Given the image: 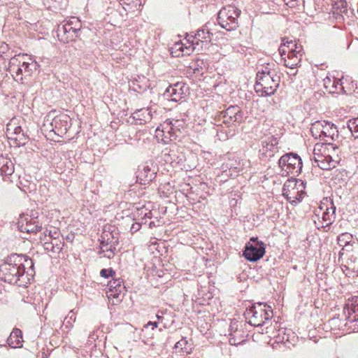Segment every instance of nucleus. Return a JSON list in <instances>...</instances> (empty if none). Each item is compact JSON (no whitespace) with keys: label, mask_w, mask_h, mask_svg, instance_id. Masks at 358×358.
I'll return each instance as SVG.
<instances>
[{"label":"nucleus","mask_w":358,"mask_h":358,"mask_svg":"<svg viewBox=\"0 0 358 358\" xmlns=\"http://www.w3.org/2000/svg\"><path fill=\"white\" fill-rule=\"evenodd\" d=\"M32 259L25 255L12 254L0 266V279L9 284L26 287L29 282V268L33 271Z\"/></svg>","instance_id":"1"},{"label":"nucleus","mask_w":358,"mask_h":358,"mask_svg":"<svg viewBox=\"0 0 358 358\" xmlns=\"http://www.w3.org/2000/svg\"><path fill=\"white\" fill-rule=\"evenodd\" d=\"M340 151L338 147L329 142L317 143L313 148V155L310 158L316 166L323 170L335 168L340 161Z\"/></svg>","instance_id":"2"},{"label":"nucleus","mask_w":358,"mask_h":358,"mask_svg":"<svg viewBox=\"0 0 358 358\" xmlns=\"http://www.w3.org/2000/svg\"><path fill=\"white\" fill-rule=\"evenodd\" d=\"M38 66L37 62L27 55H18L10 59L7 70L19 82L31 76Z\"/></svg>","instance_id":"3"},{"label":"nucleus","mask_w":358,"mask_h":358,"mask_svg":"<svg viewBox=\"0 0 358 358\" xmlns=\"http://www.w3.org/2000/svg\"><path fill=\"white\" fill-rule=\"evenodd\" d=\"M279 83L280 76L276 72L271 70L268 66H264L257 74L255 89L257 92H261L262 96H269L274 94Z\"/></svg>","instance_id":"4"},{"label":"nucleus","mask_w":358,"mask_h":358,"mask_svg":"<svg viewBox=\"0 0 358 358\" xmlns=\"http://www.w3.org/2000/svg\"><path fill=\"white\" fill-rule=\"evenodd\" d=\"M278 50L281 57L287 55V58L283 59L285 66L290 69L297 67L303 55L302 45L297 43L295 40H289V38L282 39V43L279 47Z\"/></svg>","instance_id":"5"},{"label":"nucleus","mask_w":358,"mask_h":358,"mask_svg":"<svg viewBox=\"0 0 358 358\" xmlns=\"http://www.w3.org/2000/svg\"><path fill=\"white\" fill-rule=\"evenodd\" d=\"M248 323L255 327L262 326L266 320L273 316L272 308L264 303H256L244 313Z\"/></svg>","instance_id":"6"},{"label":"nucleus","mask_w":358,"mask_h":358,"mask_svg":"<svg viewBox=\"0 0 358 358\" xmlns=\"http://www.w3.org/2000/svg\"><path fill=\"white\" fill-rule=\"evenodd\" d=\"M81 22L76 17H71L66 22L58 25L57 36L61 42L68 43L78 36L81 29Z\"/></svg>","instance_id":"7"},{"label":"nucleus","mask_w":358,"mask_h":358,"mask_svg":"<svg viewBox=\"0 0 358 358\" xmlns=\"http://www.w3.org/2000/svg\"><path fill=\"white\" fill-rule=\"evenodd\" d=\"M241 10L232 5L222 8L218 13L219 24L227 31L234 30L238 27V18Z\"/></svg>","instance_id":"8"},{"label":"nucleus","mask_w":358,"mask_h":358,"mask_svg":"<svg viewBox=\"0 0 358 358\" xmlns=\"http://www.w3.org/2000/svg\"><path fill=\"white\" fill-rule=\"evenodd\" d=\"M279 167L287 174L298 175L302 169V162L296 154H286L278 160Z\"/></svg>","instance_id":"9"},{"label":"nucleus","mask_w":358,"mask_h":358,"mask_svg":"<svg viewBox=\"0 0 358 358\" xmlns=\"http://www.w3.org/2000/svg\"><path fill=\"white\" fill-rule=\"evenodd\" d=\"M326 201L327 203H329V206L328 205H325L324 202H322L320 206V211H323L322 220L320 217H317L318 222L316 220L314 221L317 224V228H325L329 227L335 221L336 207L331 201L326 199ZM319 213L320 212L316 214L317 217H319Z\"/></svg>","instance_id":"10"},{"label":"nucleus","mask_w":358,"mask_h":358,"mask_svg":"<svg viewBox=\"0 0 358 358\" xmlns=\"http://www.w3.org/2000/svg\"><path fill=\"white\" fill-rule=\"evenodd\" d=\"M303 182L295 180H288L283 186L282 195L291 203L300 201L302 199L303 191L299 188L303 187Z\"/></svg>","instance_id":"11"},{"label":"nucleus","mask_w":358,"mask_h":358,"mask_svg":"<svg viewBox=\"0 0 358 358\" xmlns=\"http://www.w3.org/2000/svg\"><path fill=\"white\" fill-rule=\"evenodd\" d=\"M70 117L66 114H61L55 117L47 126L45 124V127L47 129H49L50 132H53L55 134L62 136L66 134L69 129L70 128Z\"/></svg>","instance_id":"12"},{"label":"nucleus","mask_w":358,"mask_h":358,"mask_svg":"<svg viewBox=\"0 0 358 358\" xmlns=\"http://www.w3.org/2000/svg\"><path fill=\"white\" fill-rule=\"evenodd\" d=\"M36 213L32 215H20L18 222L17 227L22 232L27 233H36L42 228L38 224V216L35 215Z\"/></svg>","instance_id":"13"},{"label":"nucleus","mask_w":358,"mask_h":358,"mask_svg":"<svg viewBox=\"0 0 358 358\" xmlns=\"http://www.w3.org/2000/svg\"><path fill=\"white\" fill-rule=\"evenodd\" d=\"M213 34L206 29H199L194 35H187L197 51L206 48L211 42Z\"/></svg>","instance_id":"14"},{"label":"nucleus","mask_w":358,"mask_h":358,"mask_svg":"<svg viewBox=\"0 0 358 358\" xmlns=\"http://www.w3.org/2000/svg\"><path fill=\"white\" fill-rule=\"evenodd\" d=\"M265 253V247L263 242H257L252 244L247 243L245 246L243 255L250 262H257L260 259Z\"/></svg>","instance_id":"15"},{"label":"nucleus","mask_w":358,"mask_h":358,"mask_svg":"<svg viewBox=\"0 0 358 358\" xmlns=\"http://www.w3.org/2000/svg\"><path fill=\"white\" fill-rule=\"evenodd\" d=\"M262 148L260 153L268 158H271L278 152V140L273 135L265 136L261 140Z\"/></svg>","instance_id":"16"},{"label":"nucleus","mask_w":358,"mask_h":358,"mask_svg":"<svg viewBox=\"0 0 358 358\" xmlns=\"http://www.w3.org/2000/svg\"><path fill=\"white\" fill-rule=\"evenodd\" d=\"M220 118L222 122L228 126L234 123H240L243 120V113L238 106H230L226 110L222 112Z\"/></svg>","instance_id":"17"},{"label":"nucleus","mask_w":358,"mask_h":358,"mask_svg":"<svg viewBox=\"0 0 358 358\" xmlns=\"http://www.w3.org/2000/svg\"><path fill=\"white\" fill-rule=\"evenodd\" d=\"M323 126L322 141L324 143L334 141L338 137V131L334 124L323 120Z\"/></svg>","instance_id":"18"},{"label":"nucleus","mask_w":358,"mask_h":358,"mask_svg":"<svg viewBox=\"0 0 358 358\" xmlns=\"http://www.w3.org/2000/svg\"><path fill=\"white\" fill-rule=\"evenodd\" d=\"M117 243V238H115L109 231L104 230L101 236L100 240V254H103L106 252H108L110 245L115 246Z\"/></svg>","instance_id":"19"},{"label":"nucleus","mask_w":358,"mask_h":358,"mask_svg":"<svg viewBox=\"0 0 358 358\" xmlns=\"http://www.w3.org/2000/svg\"><path fill=\"white\" fill-rule=\"evenodd\" d=\"M183 85L182 83H177L173 85H170L165 91L164 96L173 101H178L184 94Z\"/></svg>","instance_id":"20"},{"label":"nucleus","mask_w":358,"mask_h":358,"mask_svg":"<svg viewBox=\"0 0 358 358\" xmlns=\"http://www.w3.org/2000/svg\"><path fill=\"white\" fill-rule=\"evenodd\" d=\"M344 314L350 322L358 320V297L353 298L344 308Z\"/></svg>","instance_id":"21"},{"label":"nucleus","mask_w":358,"mask_h":358,"mask_svg":"<svg viewBox=\"0 0 358 358\" xmlns=\"http://www.w3.org/2000/svg\"><path fill=\"white\" fill-rule=\"evenodd\" d=\"M156 113V110H154L152 107H148L137 110L133 115L134 119L139 120L140 124H145L150 122Z\"/></svg>","instance_id":"22"},{"label":"nucleus","mask_w":358,"mask_h":358,"mask_svg":"<svg viewBox=\"0 0 358 358\" xmlns=\"http://www.w3.org/2000/svg\"><path fill=\"white\" fill-rule=\"evenodd\" d=\"M155 177V172L148 165L144 164L138 171L136 176L137 181L141 184H146L151 182Z\"/></svg>","instance_id":"23"},{"label":"nucleus","mask_w":358,"mask_h":358,"mask_svg":"<svg viewBox=\"0 0 358 358\" xmlns=\"http://www.w3.org/2000/svg\"><path fill=\"white\" fill-rule=\"evenodd\" d=\"M180 123L178 120H167L161 125L162 127V132L164 133V136L166 138H169L170 140H173V138L176 136V130L177 129V124Z\"/></svg>","instance_id":"24"},{"label":"nucleus","mask_w":358,"mask_h":358,"mask_svg":"<svg viewBox=\"0 0 358 358\" xmlns=\"http://www.w3.org/2000/svg\"><path fill=\"white\" fill-rule=\"evenodd\" d=\"M10 129L8 128V138L15 141L17 145H24L27 143L28 136L24 134L21 127H15L12 132H10Z\"/></svg>","instance_id":"25"},{"label":"nucleus","mask_w":358,"mask_h":358,"mask_svg":"<svg viewBox=\"0 0 358 358\" xmlns=\"http://www.w3.org/2000/svg\"><path fill=\"white\" fill-rule=\"evenodd\" d=\"M22 333L19 329H14L7 339V343L13 348L22 347Z\"/></svg>","instance_id":"26"},{"label":"nucleus","mask_w":358,"mask_h":358,"mask_svg":"<svg viewBox=\"0 0 358 358\" xmlns=\"http://www.w3.org/2000/svg\"><path fill=\"white\" fill-rule=\"evenodd\" d=\"M110 289V296L114 298H118L120 295L124 291L125 287L122 284L120 278L113 279L108 282Z\"/></svg>","instance_id":"27"},{"label":"nucleus","mask_w":358,"mask_h":358,"mask_svg":"<svg viewBox=\"0 0 358 358\" xmlns=\"http://www.w3.org/2000/svg\"><path fill=\"white\" fill-rule=\"evenodd\" d=\"M187 42L188 45L183 43L182 42L176 43L174 45L173 49L175 50V53L177 52H180L182 55H189L194 50H196L195 46L192 44L190 41V38L187 37Z\"/></svg>","instance_id":"28"},{"label":"nucleus","mask_w":358,"mask_h":358,"mask_svg":"<svg viewBox=\"0 0 358 358\" xmlns=\"http://www.w3.org/2000/svg\"><path fill=\"white\" fill-rule=\"evenodd\" d=\"M0 173L2 176H9L14 172V164L9 159L0 157Z\"/></svg>","instance_id":"29"},{"label":"nucleus","mask_w":358,"mask_h":358,"mask_svg":"<svg viewBox=\"0 0 358 358\" xmlns=\"http://www.w3.org/2000/svg\"><path fill=\"white\" fill-rule=\"evenodd\" d=\"M322 129H324L323 120H318L311 124L310 132L315 138H320L322 141Z\"/></svg>","instance_id":"30"},{"label":"nucleus","mask_w":358,"mask_h":358,"mask_svg":"<svg viewBox=\"0 0 358 358\" xmlns=\"http://www.w3.org/2000/svg\"><path fill=\"white\" fill-rule=\"evenodd\" d=\"M332 6L334 13L343 14L347 13L348 4L345 0H334Z\"/></svg>","instance_id":"31"},{"label":"nucleus","mask_w":358,"mask_h":358,"mask_svg":"<svg viewBox=\"0 0 358 358\" xmlns=\"http://www.w3.org/2000/svg\"><path fill=\"white\" fill-rule=\"evenodd\" d=\"M352 235L347 232L341 234L337 238L338 243L340 246H343L342 250H344V247L352 245Z\"/></svg>","instance_id":"32"},{"label":"nucleus","mask_w":358,"mask_h":358,"mask_svg":"<svg viewBox=\"0 0 358 358\" xmlns=\"http://www.w3.org/2000/svg\"><path fill=\"white\" fill-rule=\"evenodd\" d=\"M348 127L355 138V143H357V140H358V118L350 119L348 122Z\"/></svg>","instance_id":"33"},{"label":"nucleus","mask_w":358,"mask_h":358,"mask_svg":"<svg viewBox=\"0 0 358 358\" xmlns=\"http://www.w3.org/2000/svg\"><path fill=\"white\" fill-rule=\"evenodd\" d=\"M50 242L55 248V253L60 252L64 245L63 243L58 238L51 239Z\"/></svg>","instance_id":"34"},{"label":"nucleus","mask_w":358,"mask_h":358,"mask_svg":"<svg viewBox=\"0 0 358 358\" xmlns=\"http://www.w3.org/2000/svg\"><path fill=\"white\" fill-rule=\"evenodd\" d=\"M187 345V341L185 338H182L176 343L175 348L180 349L182 352L188 353L189 349H187V348H186Z\"/></svg>","instance_id":"35"},{"label":"nucleus","mask_w":358,"mask_h":358,"mask_svg":"<svg viewBox=\"0 0 358 358\" xmlns=\"http://www.w3.org/2000/svg\"><path fill=\"white\" fill-rule=\"evenodd\" d=\"M334 92L338 90L343 91L341 80L333 78L332 86L331 87Z\"/></svg>","instance_id":"36"},{"label":"nucleus","mask_w":358,"mask_h":358,"mask_svg":"<svg viewBox=\"0 0 358 358\" xmlns=\"http://www.w3.org/2000/svg\"><path fill=\"white\" fill-rule=\"evenodd\" d=\"M147 83H148V80H145V83L143 85H140L139 81L138 80H134L133 81V88H134V90H135V91H144V90H145L148 87V85H147Z\"/></svg>","instance_id":"37"},{"label":"nucleus","mask_w":358,"mask_h":358,"mask_svg":"<svg viewBox=\"0 0 358 358\" xmlns=\"http://www.w3.org/2000/svg\"><path fill=\"white\" fill-rule=\"evenodd\" d=\"M115 274V273L112 268H103L100 271V275L105 278H108V277H113Z\"/></svg>","instance_id":"38"},{"label":"nucleus","mask_w":358,"mask_h":358,"mask_svg":"<svg viewBox=\"0 0 358 358\" xmlns=\"http://www.w3.org/2000/svg\"><path fill=\"white\" fill-rule=\"evenodd\" d=\"M229 342L231 345H236L241 343L243 342V339H237L236 338V336L234 334L231 333L229 334Z\"/></svg>","instance_id":"39"},{"label":"nucleus","mask_w":358,"mask_h":358,"mask_svg":"<svg viewBox=\"0 0 358 358\" xmlns=\"http://www.w3.org/2000/svg\"><path fill=\"white\" fill-rule=\"evenodd\" d=\"M324 87L329 90V92L331 93H334V91L332 90V89L331 88V87L332 86V81H333V78H330L329 77H326L324 80Z\"/></svg>","instance_id":"40"},{"label":"nucleus","mask_w":358,"mask_h":358,"mask_svg":"<svg viewBox=\"0 0 358 358\" xmlns=\"http://www.w3.org/2000/svg\"><path fill=\"white\" fill-rule=\"evenodd\" d=\"M47 231H48V230H46L45 231V237H47V236H48V237L50 238V240L52 238H58L59 236V232L55 229H53L52 230H50L48 231V235H47V234H46Z\"/></svg>","instance_id":"41"},{"label":"nucleus","mask_w":358,"mask_h":358,"mask_svg":"<svg viewBox=\"0 0 358 358\" xmlns=\"http://www.w3.org/2000/svg\"><path fill=\"white\" fill-rule=\"evenodd\" d=\"M109 248L108 252H106L103 253V255L105 257H107L108 259H111L114 256V254H115L114 251L115 250V246H113V245H110V248Z\"/></svg>","instance_id":"42"},{"label":"nucleus","mask_w":358,"mask_h":358,"mask_svg":"<svg viewBox=\"0 0 358 358\" xmlns=\"http://www.w3.org/2000/svg\"><path fill=\"white\" fill-rule=\"evenodd\" d=\"M44 248L48 251H50L55 253V248L52 245V243L49 240H46L44 243Z\"/></svg>","instance_id":"43"},{"label":"nucleus","mask_w":358,"mask_h":358,"mask_svg":"<svg viewBox=\"0 0 358 358\" xmlns=\"http://www.w3.org/2000/svg\"><path fill=\"white\" fill-rule=\"evenodd\" d=\"M9 50L8 45L4 42H0V55L5 54Z\"/></svg>","instance_id":"44"},{"label":"nucleus","mask_w":358,"mask_h":358,"mask_svg":"<svg viewBox=\"0 0 358 358\" xmlns=\"http://www.w3.org/2000/svg\"><path fill=\"white\" fill-rule=\"evenodd\" d=\"M68 318H69L71 320H73V322L76 321V316L74 315L73 310H71L68 316L65 318V320H66Z\"/></svg>","instance_id":"45"},{"label":"nucleus","mask_w":358,"mask_h":358,"mask_svg":"<svg viewBox=\"0 0 358 358\" xmlns=\"http://www.w3.org/2000/svg\"><path fill=\"white\" fill-rule=\"evenodd\" d=\"M230 327H231V330L235 329L234 332H236L237 331L238 325H237V324L236 322L231 323Z\"/></svg>","instance_id":"46"},{"label":"nucleus","mask_w":358,"mask_h":358,"mask_svg":"<svg viewBox=\"0 0 358 358\" xmlns=\"http://www.w3.org/2000/svg\"><path fill=\"white\" fill-rule=\"evenodd\" d=\"M257 238L252 237V238L250 239V241H249V242H250V243H251V242H254V243H255V242H256V243H257Z\"/></svg>","instance_id":"47"},{"label":"nucleus","mask_w":358,"mask_h":358,"mask_svg":"<svg viewBox=\"0 0 358 358\" xmlns=\"http://www.w3.org/2000/svg\"><path fill=\"white\" fill-rule=\"evenodd\" d=\"M156 317L157 318V320H162L163 316H162V315H159V313H157V314L156 315Z\"/></svg>","instance_id":"48"},{"label":"nucleus","mask_w":358,"mask_h":358,"mask_svg":"<svg viewBox=\"0 0 358 358\" xmlns=\"http://www.w3.org/2000/svg\"><path fill=\"white\" fill-rule=\"evenodd\" d=\"M152 325V322H149L147 324L144 326V328L147 329L149 326Z\"/></svg>","instance_id":"49"},{"label":"nucleus","mask_w":358,"mask_h":358,"mask_svg":"<svg viewBox=\"0 0 358 358\" xmlns=\"http://www.w3.org/2000/svg\"><path fill=\"white\" fill-rule=\"evenodd\" d=\"M152 329H154L155 328H156L157 327V322H152Z\"/></svg>","instance_id":"50"},{"label":"nucleus","mask_w":358,"mask_h":358,"mask_svg":"<svg viewBox=\"0 0 358 358\" xmlns=\"http://www.w3.org/2000/svg\"><path fill=\"white\" fill-rule=\"evenodd\" d=\"M236 169H238V171H241V168H238V167H234Z\"/></svg>","instance_id":"51"},{"label":"nucleus","mask_w":358,"mask_h":358,"mask_svg":"<svg viewBox=\"0 0 358 358\" xmlns=\"http://www.w3.org/2000/svg\"><path fill=\"white\" fill-rule=\"evenodd\" d=\"M136 229V230H138V228H136V227H134V225L132 226V229Z\"/></svg>","instance_id":"52"},{"label":"nucleus","mask_w":358,"mask_h":358,"mask_svg":"<svg viewBox=\"0 0 358 358\" xmlns=\"http://www.w3.org/2000/svg\"><path fill=\"white\" fill-rule=\"evenodd\" d=\"M136 229V230H138V228H136V227H134V225L132 226V229Z\"/></svg>","instance_id":"53"},{"label":"nucleus","mask_w":358,"mask_h":358,"mask_svg":"<svg viewBox=\"0 0 358 358\" xmlns=\"http://www.w3.org/2000/svg\"><path fill=\"white\" fill-rule=\"evenodd\" d=\"M136 229V230H138V228H136V227H134V225L132 226V229Z\"/></svg>","instance_id":"54"}]
</instances>
